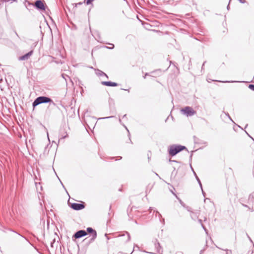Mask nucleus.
<instances>
[{
    "instance_id": "nucleus-1",
    "label": "nucleus",
    "mask_w": 254,
    "mask_h": 254,
    "mask_svg": "<svg viewBox=\"0 0 254 254\" xmlns=\"http://www.w3.org/2000/svg\"><path fill=\"white\" fill-rule=\"evenodd\" d=\"M49 103L50 105H55L54 102L49 97L46 96H39L35 99L32 103L34 108L41 104Z\"/></svg>"
},
{
    "instance_id": "nucleus-2",
    "label": "nucleus",
    "mask_w": 254,
    "mask_h": 254,
    "mask_svg": "<svg viewBox=\"0 0 254 254\" xmlns=\"http://www.w3.org/2000/svg\"><path fill=\"white\" fill-rule=\"evenodd\" d=\"M184 149L187 150V148L185 146L172 145L169 146L168 151L171 156H174Z\"/></svg>"
},
{
    "instance_id": "nucleus-3",
    "label": "nucleus",
    "mask_w": 254,
    "mask_h": 254,
    "mask_svg": "<svg viewBox=\"0 0 254 254\" xmlns=\"http://www.w3.org/2000/svg\"><path fill=\"white\" fill-rule=\"evenodd\" d=\"M181 112L188 117L192 116L195 114V111H194L192 108L189 106L181 109Z\"/></svg>"
},
{
    "instance_id": "nucleus-4",
    "label": "nucleus",
    "mask_w": 254,
    "mask_h": 254,
    "mask_svg": "<svg viewBox=\"0 0 254 254\" xmlns=\"http://www.w3.org/2000/svg\"><path fill=\"white\" fill-rule=\"evenodd\" d=\"M86 231H87L86 232H88L91 234L92 238H91L90 241L91 242L94 241L97 237L96 231L95 230H94L93 228H92L91 227H88L87 228Z\"/></svg>"
},
{
    "instance_id": "nucleus-5",
    "label": "nucleus",
    "mask_w": 254,
    "mask_h": 254,
    "mask_svg": "<svg viewBox=\"0 0 254 254\" xmlns=\"http://www.w3.org/2000/svg\"><path fill=\"white\" fill-rule=\"evenodd\" d=\"M86 231L83 230H79L76 232L73 235L75 239H79L87 235Z\"/></svg>"
},
{
    "instance_id": "nucleus-6",
    "label": "nucleus",
    "mask_w": 254,
    "mask_h": 254,
    "mask_svg": "<svg viewBox=\"0 0 254 254\" xmlns=\"http://www.w3.org/2000/svg\"><path fill=\"white\" fill-rule=\"evenodd\" d=\"M71 207L75 210H80L83 209L85 206L83 203H73L71 205Z\"/></svg>"
},
{
    "instance_id": "nucleus-7",
    "label": "nucleus",
    "mask_w": 254,
    "mask_h": 254,
    "mask_svg": "<svg viewBox=\"0 0 254 254\" xmlns=\"http://www.w3.org/2000/svg\"><path fill=\"white\" fill-rule=\"evenodd\" d=\"M35 5L38 9L45 10V5L41 0H38L36 1Z\"/></svg>"
},
{
    "instance_id": "nucleus-8",
    "label": "nucleus",
    "mask_w": 254,
    "mask_h": 254,
    "mask_svg": "<svg viewBox=\"0 0 254 254\" xmlns=\"http://www.w3.org/2000/svg\"><path fill=\"white\" fill-rule=\"evenodd\" d=\"M33 53V51H31L30 52H29L28 53L20 57L19 58V60H20V61H25V60H28L29 57L32 55Z\"/></svg>"
},
{
    "instance_id": "nucleus-9",
    "label": "nucleus",
    "mask_w": 254,
    "mask_h": 254,
    "mask_svg": "<svg viewBox=\"0 0 254 254\" xmlns=\"http://www.w3.org/2000/svg\"><path fill=\"white\" fill-rule=\"evenodd\" d=\"M101 84L107 86H117L118 85V84L116 82H113L112 81H102Z\"/></svg>"
},
{
    "instance_id": "nucleus-10",
    "label": "nucleus",
    "mask_w": 254,
    "mask_h": 254,
    "mask_svg": "<svg viewBox=\"0 0 254 254\" xmlns=\"http://www.w3.org/2000/svg\"><path fill=\"white\" fill-rule=\"evenodd\" d=\"M96 74L98 76H105L107 78H108V76L105 73H104L103 71H101V70L97 69L96 70Z\"/></svg>"
},
{
    "instance_id": "nucleus-11",
    "label": "nucleus",
    "mask_w": 254,
    "mask_h": 254,
    "mask_svg": "<svg viewBox=\"0 0 254 254\" xmlns=\"http://www.w3.org/2000/svg\"><path fill=\"white\" fill-rule=\"evenodd\" d=\"M155 247L156 249L157 252L160 253V250L161 249V246L160 245L159 243L158 242L157 240H155L154 242Z\"/></svg>"
},
{
    "instance_id": "nucleus-12",
    "label": "nucleus",
    "mask_w": 254,
    "mask_h": 254,
    "mask_svg": "<svg viewBox=\"0 0 254 254\" xmlns=\"http://www.w3.org/2000/svg\"><path fill=\"white\" fill-rule=\"evenodd\" d=\"M121 237H126V240H125V242H128L130 239V235L127 232H126V233L120 236Z\"/></svg>"
},
{
    "instance_id": "nucleus-13",
    "label": "nucleus",
    "mask_w": 254,
    "mask_h": 254,
    "mask_svg": "<svg viewBox=\"0 0 254 254\" xmlns=\"http://www.w3.org/2000/svg\"><path fill=\"white\" fill-rule=\"evenodd\" d=\"M190 217L191 218L194 220H196L198 217V215L197 212H190Z\"/></svg>"
},
{
    "instance_id": "nucleus-14",
    "label": "nucleus",
    "mask_w": 254,
    "mask_h": 254,
    "mask_svg": "<svg viewBox=\"0 0 254 254\" xmlns=\"http://www.w3.org/2000/svg\"><path fill=\"white\" fill-rule=\"evenodd\" d=\"M254 200V192L252 193L249 195V201L253 202Z\"/></svg>"
},
{
    "instance_id": "nucleus-15",
    "label": "nucleus",
    "mask_w": 254,
    "mask_h": 254,
    "mask_svg": "<svg viewBox=\"0 0 254 254\" xmlns=\"http://www.w3.org/2000/svg\"><path fill=\"white\" fill-rule=\"evenodd\" d=\"M198 222L199 223L201 224V227L203 228V229L204 230V231H205V232L206 233H207V229H206V228L204 227V226L203 225L202 223V220L201 219H198Z\"/></svg>"
},
{
    "instance_id": "nucleus-16",
    "label": "nucleus",
    "mask_w": 254,
    "mask_h": 254,
    "mask_svg": "<svg viewBox=\"0 0 254 254\" xmlns=\"http://www.w3.org/2000/svg\"><path fill=\"white\" fill-rule=\"evenodd\" d=\"M196 180H197V182H198V184L199 185V186H200L201 189H202V184L201 183V182H200L199 179L198 178V177L197 176H196Z\"/></svg>"
},
{
    "instance_id": "nucleus-17",
    "label": "nucleus",
    "mask_w": 254,
    "mask_h": 254,
    "mask_svg": "<svg viewBox=\"0 0 254 254\" xmlns=\"http://www.w3.org/2000/svg\"><path fill=\"white\" fill-rule=\"evenodd\" d=\"M67 137V134L66 132H65L64 134L61 135V139L63 138H65Z\"/></svg>"
},
{
    "instance_id": "nucleus-18",
    "label": "nucleus",
    "mask_w": 254,
    "mask_h": 254,
    "mask_svg": "<svg viewBox=\"0 0 254 254\" xmlns=\"http://www.w3.org/2000/svg\"><path fill=\"white\" fill-rule=\"evenodd\" d=\"M55 241H55V239H53V240H52V241L51 242V244H50V245H51V247L52 248H54V244H55Z\"/></svg>"
},
{
    "instance_id": "nucleus-19",
    "label": "nucleus",
    "mask_w": 254,
    "mask_h": 254,
    "mask_svg": "<svg viewBox=\"0 0 254 254\" xmlns=\"http://www.w3.org/2000/svg\"><path fill=\"white\" fill-rule=\"evenodd\" d=\"M249 88L254 91V84H250L249 85Z\"/></svg>"
},
{
    "instance_id": "nucleus-20",
    "label": "nucleus",
    "mask_w": 254,
    "mask_h": 254,
    "mask_svg": "<svg viewBox=\"0 0 254 254\" xmlns=\"http://www.w3.org/2000/svg\"><path fill=\"white\" fill-rule=\"evenodd\" d=\"M109 45H111L112 47L111 46H110V47H106L107 48L109 49H113L114 48V44L110 43Z\"/></svg>"
},
{
    "instance_id": "nucleus-21",
    "label": "nucleus",
    "mask_w": 254,
    "mask_h": 254,
    "mask_svg": "<svg viewBox=\"0 0 254 254\" xmlns=\"http://www.w3.org/2000/svg\"><path fill=\"white\" fill-rule=\"evenodd\" d=\"M109 45H111L112 47L111 46H110V47H106L107 48L109 49H113L114 48V44L110 43Z\"/></svg>"
},
{
    "instance_id": "nucleus-22",
    "label": "nucleus",
    "mask_w": 254,
    "mask_h": 254,
    "mask_svg": "<svg viewBox=\"0 0 254 254\" xmlns=\"http://www.w3.org/2000/svg\"><path fill=\"white\" fill-rule=\"evenodd\" d=\"M62 77L65 80H66V77L68 78H69V77L68 76V75H64V74H62Z\"/></svg>"
},
{
    "instance_id": "nucleus-23",
    "label": "nucleus",
    "mask_w": 254,
    "mask_h": 254,
    "mask_svg": "<svg viewBox=\"0 0 254 254\" xmlns=\"http://www.w3.org/2000/svg\"><path fill=\"white\" fill-rule=\"evenodd\" d=\"M224 113H225V114L227 116V117H228V118H229V119L231 121H232V122H233V121L232 120V119L231 118V117H230V116L229 114L228 113H225V112H224Z\"/></svg>"
},
{
    "instance_id": "nucleus-24",
    "label": "nucleus",
    "mask_w": 254,
    "mask_h": 254,
    "mask_svg": "<svg viewBox=\"0 0 254 254\" xmlns=\"http://www.w3.org/2000/svg\"><path fill=\"white\" fill-rule=\"evenodd\" d=\"M156 72H158L159 73H160L161 72V70L160 69L157 70L156 71H153L151 72V73L153 74Z\"/></svg>"
},
{
    "instance_id": "nucleus-25",
    "label": "nucleus",
    "mask_w": 254,
    "mask_h": 254,
    "mask_svg": "<svg viewBox=\"0 0 254 254\" xmlns=\"http://www.w3.org/2000/svg\"><path fill=\"white\" fill-rule=\"evenodd\" d=\"M225 251L226 252V254H232L231 250H225Z\"/></svg>"
},
{
    "instance_id": "nucleus-26",
    "label": "nucleus",
    "mask_w": 254,
    "mask_h": 254,
    "mask_svg": "<svg viewBox=\"0 0 254 254\" xmlns=\"http://www.w3.org/2000/svg\"><path fill=\"white\" fill-rule=\"evenodd\" d=\"M94 0H87L86 3H87V4H89Z\"/></svg>"
},
{
    "instance_id": "nucleus-27",
    "label": "nucleus",
    "mask_w": 254,
    "mask_h": 254,
    "mask_svg": "<svg viewBox=\"0 0 254 254\" xmlns=\"http://www.w3.org/2000/svg\"><path fill=\"white\" fill-rule=\"evenodd\" d=\"M113 117H114L113 116H110V117H105V118H100V119H108V118H113Z\"/></svg>"
},
{
    "instance_id": "nucleus-28",
    "label": "nucleus",
    "mask_w": 254,
    "mask_h": 254,
    "mask_svg": "<svg viewBox=\"0 0 254 254\" xmlns=\"http://www.w3.org/2000/svg\"><path fill=\"white\" fill-rule=\"evenodd\" d=\"M247 236L248 238H249V240H250V241L252 243H253V241H252V239H251V238L250 237V236L248 235V234H247Z\"/></svg>"
},
{
    "instance_id": "nucleus-29",
    "label": "nucleus",
    "mask_w": 254,
    "mask_h": 254,
    "mask_svg": "<svg viewBox=\"0 0 254 254\" xmlns=\"http://www.w3.org/2000/svg\"><path fill=\"white\" fill-rule=\"evenodd\" d=\"M136 18L137 20H138L139 21H140V22H142V24L143 25V24H145L144 23H143V22L139 18V17L138 16H137L136 17Z\"/></svg>"
},
{
    "instance_id": "nucleus-30",
    "label": "nucleus",
    "mask_w": 254,
    "mask_h": 254,
    "mask_svg": "<svg viewBox=\"0 0 254 254\" xmlns=\"http://www.w3.org/2000/svg\"><path fill=\"white\" fill-rule=\"evenodd\" d=\"M205 63H206V61H205V62H204L203 63V64H202V67H201V69H203V68H204V64H205Z\"/></svg>"
},
{
    "instance_id": "nucleus-31",
    "label": "nucleus",
    "mask_w": 254,
    "mask_h": 254,
    "mask_svg": "<svg viewBox=\"0 0 254 254\" xmlns=\"http://www.w3.org/2000/svg\"><path fill=\"white\" fill-rule=\"evenodd\" d=\"M201 190H202V193L203 196H205V192L203 191L202 189H201Z\"/></svg>"
},
{
    "instance_id": "nucleus-32",
    "label": "nucleus",
    "mask_w": 254,
    "mask_h": 254,
    "mask_svg": "<svg viewBox=\"0 0 254 254\" xmlns=\"http://www.w3.org/2000/svg\"><path fill=\"white\" fill-rule=\"evenodd\" d=\"M156 213H157V214H159V217H162L161 214H160V213H159V212H158V211H156Z\"/></svg>"
},
{
    "instance_id": "nucleus-33",
    "label": "nucleus",
    "mask_w": 254,
    "mask_h": 254,
    "mask_svg": "<svg viewBox=\"0 0 254 254\" xmlns=\"http://www.w3.org/2000/svg\"><path fill=\"white\" fill-rule=\"evenodd\" d=\"M239 0L241 3H244L245 2V0Z\"/></svg>"
},
{
    "instance_id": "nucleus-34",
    "label": "nucleus",
    "mask_w": 254,
    "mask_h": 254,
    "mask_svg": "<svg viewBox=\"0 0 254 254\" xmlns=\"http://www.w3.org/2000/svg\"><path fill=\"white\" fill-rule=\"evenodd\" d=\"M147 75H148V73H145V75L143 76L144 78H145L146 76H147Z\"/></svg>"
},
{
    "instance_id": "nucleus-35",
    "label": "nucleus",
    "mask_w": 254,
    "mask_h": 254,
    "mask_svg": "<svg viewBox=\"0 0 254 254\" xmlns=\"http://www.w3.org/2000/svg\"><path fill=\"white\" fill-rule=\"evenodd\" d=\"M234 81H224L223 82H234Z\"/></svg>"
},
{
    "instance_id": "nucleus-36",
    "label": "nucleus",
    "mask_w": 254,
    "mask_h": 254,
    "mask_svg": "<svg viewBox=\"0 0 254 254\" xmlns=\"http://www.w3.org/2000/svg\"><path fill=\"white\" fill-rule=\"evenodd\" d=\"M50 19L52 20H53V19H52V17L51 16H50V17H48Z\"/></svg>"
},
{
    "instance_id": "nucleus-37",
    "label": "nucleus",
    "mask_w": 254,
    "mask_h": 254,
    "mask_svg": "<svg viewBox=\"0 0 254 254\" xmlns=\"http://www.w3.org/2000/svg\"><path fill=\"white\" fill-rule=\"evenodd\" d=\"M146 26H144L145 28H148L147 26L148 25V24L147 23H146Z\"/></svg>"
},
{
    "instance_id": "nucleus-38",
    "label": "nucleus",
    "mask_w": 254,
    "mask_h": 254,
    "mask_svg": "<svg viewBox=\"0 0 254 254\" xmlns=\"http://www.w3.org/2000/svg\"><path fill=\"white\" fill-rule=\"evenodd\" d=\"M170 161H172V162H177V161H175V160H170Z\"/></svg>"
},
{
    "instance_id": "nucleus-39",
    "label": "nucleus",
    "mask_w": 254,
    "mask_h": 254,
    "mask_svg": "<svg viewBox=\"0 0 254 254\" xmlns=\"http://www.w3.org/2000/svg\"><path fill=\"white\" fill-rule=\"evenodd\" d=\"M124 126L126 128V129L127 130V131L128 132V129L127 128V127L125 126L124 125Z\"/></svg>"
},
{
    "instance_id": "nucleus-40",
    "label": "nucleus",
    "mask_w": 254,
    "mask_h": 254,
    "mask_svg": "<svg viewBox=\"0 0 254 254\" xmlns=\"http://www.w3.org/2000/svg\"><path fill=\"white\" fill-rule=\"evenodd\" d=\"M193 173H194V175L196 176H197L196 173H195V172L193 170Z\"/></svg>"
},
{
    "instance_id": "nucleus-41",
    "label": "nucleus",
    "mask_w": 254,
    "mask_h": 254,
    "mask_svg": "<svg viewBox=\"0 0 254 254\" xmlns=\"http://www.w3.org/2000/svg\"><path fill=\"white\" fill-rule=\"evenodd\" d=\"M149 210H153V208L150 207L149 208Z\"/></svg>"
},
{
    "instance_id": "nucleus-42",
    "label": "nucleus",
    "mask_w": 254,
    "mask_h": 254,
    "mask_svg": "<svg viewBox=\"0 0 254 254\" xmlns=\"http://www.w3.org/2000/svg\"><path fill=\"white\" fill-rule=\"evenodd\" d=\"M119 122H120V123L121 124H122V121H121V120L120 119H119Z\"/></svg>"
},
{
    "instance_id": "nucleus-43",
    "label": "nucleus",
    "mask_w": 254,
    "mask_h": 254,
    "mask_svg": "<svg viewBox=\"0 0 254 254\" xmlns=\"http://www.w3.org/2000/svg\"><path fill=\"white\" fill-rule=\"evenodd\" d=\"M126 115H124L123 118H126Z\"/></svg>"
},
{
    "instance_id": "nucleus-44",
    "label": "nucleus",
    "mask_w": 254,
    "mask_h": 254,
    "mask_svg": "<svg viewBox=\"0 0 254 254\" xmlns=\"http://www.w3.org/2000/svg\"><path fill=\"white\" fill-rule=\"evenodd\" d=\"M164 222H165V220H164V219H163V223H164Z\"/></svg>"
},
{
    "instance_id": "nucleus-45",
    "label": "nucleus",
    "mask_w": 254,
    "mask_h": 254,
    "mask_svg": "<svg viewBox=\"0 0 254 254\" xmlns=\"http://www.w3.org/2000/svg\"><path fill=\"white\" fill-rule=\"evenodd\" d=\"M78 4H82V3H81V2H79V3H78Z\"/></svg>"
},
{
    "instance_id": "nucleus-46",
    "label": "nucleus",
    "mask_w": 254,
    "mask_h": 254,
    "mask_svg": "<svg viewBox=\"0 0 254 254\" xmlns=\"http://www.w3.org/2000/svg\"><path fill=\"white\" fill-rule=\"evenodd\" d=\"M2 81V79H0V82Z\"/></svg>"
},
{
    "instance_id": "nucleus-47",
    "label": "nucleus",
    "mask_w": 254,
    "mask_h": 254,
    "mask_svg": "<svg viewBox=\"0 0 254 254\" xmlns=\"http://www.w3.org/2000/svg\"><path fill=\"white\" fill-rule=\"evenodd\" d=\"M133 253V251L130 253V254H132Z\"/></svg>"
},
{
    "instance_id": "nucleus-48",
    "label": "nucleus",
    "mask_w": 254,
    "mask_h": 254,
    "mask_svg": "<svg viewBox=\"0 0 254 254\" xmlns=\"http://www.w3.org/2000/svg\"><path fill=\"white\" fill-rule=\"evenodd\" d=\"M133 253V251L130 253V254H132Z\"/></svg>"
},
{
    "instance_id": "nucleus-49",
    "label": "nucleus",
    "mask_w": 254,
    "mask_h": 254,
    "mask_svg": "<svg viewBox=\"0 0 254 254\" xmlns=\"http://www.w3.org/2000/svg\"><path fill=\"white\" fill-rule=\"evenodd\" d=\"M133 253V251L130 253V254H132Z\"/></svg>"
}]
</instances>
